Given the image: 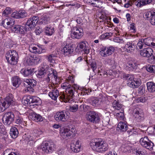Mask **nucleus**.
<instances>
[{"label":"nucleus","instance_id":"obj_1","mask_svg":"<svg viewBox=\"0 0 155 155\" xmlns=\"http://www.w3.org/2000/svg\"><path fill=\"white\" fill-rule=\"evenodd\" d=\"M61 87L66 90V93H62L60 96L65 103H72L74 102L73 97L78 93V90L79 89V86L76 84L72 85L67 82H64L61 85Z\"/></svg>","mask_w":155,"mask_h":155},{"label":"nucleus","instance_id":"obj_2","mask_svg":"<svg viewBox=\"0 0 155 155\" xmlns=\"http://www.w3.org/2000/svg\"><path fill=\"white\" fill-rule=\"evenodd\" d=\"M90 145L94 151L99 152H103L108 149V144L101 139H95L90 143Z\"/></svg>","mask_w":155,"mask_h":155},{"label":"nucleus","instance_id":"obj_3","mask_svg":"<svg viewBox=\"0 0 155 155\" xmlns=\"http://www.w3.org/2000/svg\"><path fill=\"white\" fill-rule=\"evenodd\" d=\"M76 133V130L74 129H70L66 127H62L60 130V136L66 140L74 137Z\"/></svg>","mask_w":155,"mask_h":155},{"label":"nucleus","instance_id":"obj_4","mask_svg":"<svg viewBox=\"0 0 155 155\" xmlns=\"http://www.w3.org/2000/svg\"><path fill=\"white\" fill-rule=\"evenodd\" d=\"M6 59L8 63L12 65H15L18 62V55L14 50L8 51L5 55Z\"/></svg>","mask_w":155,"mask_h":155},{"label":"nucleus","instance_id":"obj_5","mask_svg":"<svg viewBox=\"0 0 155 155\" xmlns=\"http://www.w3.org/2000/svg\"><path fill=\"white\" fill-rule=\"evenodd\" d=\"M48 87L50 89L48 95L52 100H56L58 97L59 96L60 98L64 102L63 99L60 97L61 95L62 94V93H61L59 94V91L54 84H50Z\"/></svg>","mask_w":155,"mask_h":155},{"label":"nucleus","instance_id":"obj_6","mask_svg":"<svg viewBox=\"0 0 155 155\" xmlns=\"http://www.w3.org/2000/svg\"><path fill=\"white\" fill-rule=\"evenodd\" d=\"M141 145L144 148L150 150H153L154 144L149 140L147 137H142L140 141Z\"/></svg>","mask_w":155,"mask_h":155},{"label":"nucleus","instance_id":"obj_7","mask_svg":"<svg viewBox=\"0 0 155 155\" xmlns=\"http://www.w3.org/2000/svg\"><path fill=\"white\" fill-rule=\"evenodd\" d=\"M54 143L51 141L45 142L41 146L42 150L47 153H51L54 150Z\"/></svg>","mask_w":155,"mask_h":155},{"label":"nucleus","instance_id":"obj_8","mask_svg":"<svg viewBox=\"0 0 155 155\" xmlns=\"http://www.w3.org/2000/svg\"><path fill=\"white\" fill-rule=\"evenodd\" d=\"M14 115L12 112L5 113L3 116L2 121L4 124L8 125L12 123L14 120Z\"/></svg>","mask_w":155,"mask_h":155},{"label":"nucleus","instance_id":"obj_9","mask_svg":"<svg viewBox=\"0 0 155 155\" xmlns=\"http://www.w3.org/2000/svg\"><path fill=\"white\" fill-rule=\"evenodd\" d=\"M38 18L37 16L31 17L27 21L25 25L26 30H29L33 28L37 23Z\"/></svg>","mask_w":155,"mask_h":155},{"label":"nucleus","instance_id":"obj_10","mask_svg":"<svg viewBox=\"0 0 155 155\" xmlns=\"http://www.w3.org/2000/svg\"><path fill=\"white\" fill-rule=\"evenodd\" d=\"M87 120L93 123H97L99 121V117L96 113L93 111L88 112L86 115Z\"/></svg>","mask_w":155,"mask_h":155},{"label":"nucleus","instance_id":"obj_11","mask_svg":"<svg viewBox=\"0 0 155 155\" xmlns=\"http://www.w3.org/2000/svg\"><path fill=\"white\" fill-rule=\"evenodd\" d=\"M115 50V48L112 46L107 48L103 47L101 49L100 53L101 56L106 57L112 54Z\"/></svg>","mask_w":155,"mask_h":155},{"label":"nucleus","instance_id":"obj_12","mask_svg":"<svg viewBox=\"0 0 155 155\" xmlns=\"http://www.w3.org/2000/svg\"><path fill=\"white\" fill-rule=\"evenodd\" d=\"M68 113L65 110L58 112L54 116V118L57 121H65L66 120Z\"/></svg>","mask_w":155,"mask_h":155},{"label":"nucleus","instance_id":"obj_13","mask_svg":"<svg viewBox=\"0 0 155 155\" xmlns=\"http://www.w3.org/2000/svg\"><path fill=\"white\" fill-rule=\"evenodd\" d=\"M84 31L83 29L80 27H75L74 28L73 32L71 33V36L74 38L80 39L83 36Z\"/></svg>","mask_w":155,"mask_h":155},{"label":"nucleus","instance_id":"obj_14","mask_svg":"<svg viewBox=\"0 0 155 155\" xmlns=\"http://www.w3.org/2000/svg\"><path fill=\"white\" fill-rule=\"evenodd\" d=\"M81 51L84 52L86 54H88L90 52V48L88 43L86 41H81L79 42L77 46Z\"/></svg>","mask_w":155,"mask_h":155},{"label":"nucleus","instance_id":"obj_15","mask_svg":"<svg viewBox=\"0 0 155 155\" xmlns=\"http://www.w3.org/2000/svg\"><path fill=\"white\" fill-rule=\"evenodd\" d=\"M144 18L147 20H149L151 23H154L155 21V11H151L145 12Z\"/></svg>","mask_w":155,"mask_h":155},{"label":"nucleus","instance_id":"obj_16","mask_svg":"<svg viewBox=\"0 0 155 155\" xmlns=\"http://www.w3.org/2000/svg\"><path fill=\"white\" fill-rule=\"evenodd\" d=\"M153 50L150 48H144L140 51V55L145 57L149 58L152 55Z\"/></svg>","mask_w":155,"mask_h":155},{"label":"nucleus","instance_id":"obj_17","mask_svg":"<svg viewBox=\"0 0 155 155\" xmlns=\"http://www.w3.org/2000/svg\"><path fill=\"white\" fill-rule=\"evenodd\" d=\"M136 44L132 42H127L124 47V51L128 53L133 52L136 48Z\"/></svg>","mask_w":155,"mask_h":155},{"label":"nucleus","instance_id":"obj_18","mask_svg":"<svg viewBox=\"0 0 155 155\" xmlns=\"http://www.w3.org/2000/svg\"><path fill=\"white\" fill-rule=\"evenodd\" d=\"M45 79L47 82L54 83L57 81V76L56 74L52 72V73L48 74Z\"/></svg>","mask_w":155,"mask_h":155},{"label":"nucleus","instance_id":"obj_19","mask_svg":"<svg viewBox=\"0 0 155 155\" xmlns=\"http://www.w3.org/2000/svg\"><path fill=\"white\" fill-rule=\"evenodd\" d=\"M25 86L27 88L33 87L36 84V81L34 79H25L24 81Z\"/></svg>","mask_w":155,"mask_h":155},{"label":"nucleus","instance_id":"obj_20","mask_svg":"<svg viewBox=\"0 0 155 155\" xmlns=\"http://www.w3.org/2000/svg\"><path fill=\"white\" fill-rule=\"evenodd\" d=\"M81 145L79 141L78 140L75 143H72L71 146V150L74 152H78L80 151Z\"/></svg>","mask_w":155,"mask_h":155},{"label":"nucleus","instance_id":"obj_21","mask_svg":"<svg viewBox=\"0 0 155 155\" xmlns=\"http://www.w3.org/2000/svg\"><path fill=\"white\" fill-rule=\"evenodd\" d=\"M29 117L31 120L37 122H41L43 120V118L41 115L35 113L30 114Z\"/></svg>","mask_w":155,"mask_h":155},{"label":"nucleus","instance_id":"obj_22","mask_svg":"<svg viewBox=\"0 0 155 155\" xmlns=\"http://www.w3.org/2000/svg\"><path fill=\"white\" fill-rule=\"evenodd\" d=\"M61 51L64 55H68L73 52V47L70 45H66L62 49Z\"/></svg>","mask_w":155,"mask_h":155},{"label":"nucleus","instance_id":"obj_23","mask_svg":"<svg viewBox=\"0 0 155 155\" xmlns=\"http://www.w3.org/2000/svg\"><path fill=\"white\" fill-rule=\"evenodd\" d=\"M12 31L15 33L23 34L24 33V27L20 25H15L11 28Z\"/></svg>","mask_w":155,"mask_h":155},{"label":"nucleus","instance_id":"obj_24","mask_svg":"<svg viewBox=\"0 0 155 155\" xmlns=\"http://www.w3.org/2000/svg\"><path fill=\"white\" fill-rule=\"evenodd\" d=\"M104 97H102L100 95L97 98H93L92 100V104L93 106H95L99 104V102H103L105 100Z\"/></svg>","mask_w":155,"mask_h":155},{"label":"nucleus","instance_id":"obj_25","mask_svg":"<svg viewBox=\"0 0 155 155\" xmlns=\"http://www.w3.org/2000/svg\"><path fill=\"white\" fill-rule=\"evenodd\" d=\"M2 102H5L6 104V107H8L10 105L12 104L13 102V97L12 94H9L5 98L4 101Z\"/></svg>","mask_w":155,"mask_h":155},{"label":"nucleus","instance_id":"obj_26","mask_svg":"<svg viewBox=\"0 0 155 155\" xmlns=\"http://www.w3.org/2000/svg\"><path fill=\"white\" fill-rule=\"evenodd\" d=\"M130 83L128 86L134 88L138 87L141 84L140 80L135 78Z\"/></svg>","mask_w":155,"mask_h":155},{"label":"nucleus","instance_id":"obj_27","mask_svg":"<svg viewBox=\"0 0 155 155\" xmlns=\"http://www.w3.org/2000/svg\"><path fill=\"white\" fill-rule=\"evenodd\" d=\"M44 29L45 34L48 36L52 35L54 32V28L51 26H46L44 28Z\"/></svg>","mask_w":155,"mask_h":155},{"label":"nucleus","instance_id":"obj_28","mask_svg":"<svg viewBox=\"0 0 155 155\" xmlns=\"http://www.w3.org/2000/svg\"><path fill=\"white\" fill-rule=\"evenodd\" d=\"M14 22V21L12 20L11 18H9L3 20L2 21L1 24L5 27H8V26L13 25Z\"/></svg>","mask_w":155,"mask_h":155},{"label":"nucleus","instance_id":"obj_29","mask_svg":"<svg viewBox=\"0 0 155 155\" xmlns=\"http://www.w3.org/2000/svg\"><path fill=\"white\" fill-rule=\"evenodd\" d=\"M19 133L17 128L15 127H12L10 129V134L11 137L13 138H16Z\"/></svg>","mask_w":155,"mask_h":155},{"label":"nucleus","instance_id":"obj_30","mask_svg":"<svg viewBox=\"0 0 155 155\" xmlns=\"http://www.w3.org/2000/svg\"><path fill=\"white\" fill-rule=\"evenodd\" d=\"M12 82L13 85L15 87H18L21 83L20 79L18 76H15L12 78Z\"/></svg>","mask_w":155,"mask_h":155},{"label":"nucleus","instance_id":"obj_31","mask_svg":"<svg viewBox=\"0 0 155 155\" xmlns=\"http://www.w3.org/2000/svg\"><path fill=\"white\" fill-rule=\"evenodd\" d=\"M147 89L150 92H155V83L153 82H149L147 83Z\"/></svg>","mask_w":155,"mask_h":155},{"label":"nucleus","instance_id":"obj_32","mask_svg":"<svg viewBox=\"0 0 155 155\" xmlns=\"http://www.w3.org/2000/svg\"><path fill=\"white\" fill-rule=\"evenodd\" d=\"M50 23V18L48 15H43L41 18V21L40 22L41 24L44 25L48 24Z\"/></svg>","mask_w":155,"mask_h":155},{"label":"nucleus","instance_id":"obj_33","mask_svg":"<svg viewBox=\"0 0 155 155\" xmlns=\"http://www.w3.org/2000/svg\"><path fill=\"white\" fill-rule=\"evenodd\" d=\"M128 127L127 124L123 122H120L118 124L117 128L122 131H125Z\"/></svg>","mask_w":155,"mask_h":155},{"label":"nucleus","instance_id":"obj_34","mask_svg":"<svg viewBox=\"0 0 155 155\" xmlns=\"http://www.w3.org/2000/svg\"><path fill=\"white\" fill-rule=\"evenodd\" d=\"M33 72V70L31 69H22L20 71L21 73L25 76H27L31 75Z\"/></svg>","mask_w":155,"mask_h":155},{"label":"nucleus","instance_id":"obj_35","mask_svg":"<svg viewBox=\"0 0 155 155\" xmlns=\"http://www.w3.org/2000/svg\"><path fill=\"white\" fill-rule=\"evenodd\" d=\"M25 61L28 65H33L34 64V57L28 56L26 58Z\"/></svg>","mask_w":155,"mask_h":155},{"label":"nucleus","instance_id":"obj_36","mask_svg":"<svg viewBox=\"0 0 155 155\" xmlns=\"http://www.w3.org/2000/svg\"><path fill=\"white\" fill-rule=\"evenodd\" d=\"M66 109L69 110L72 112H75L77 111L78 109V106L77 104H74L72 106H67L66 107Z\"/></svg>","mask_w":155,"mask_h":155},{"label":"nucleus","instance_id":"obj_37","mask_svg":"<svg viewBox=\"0 0 155 155\" xmlns=\"http://www.w3.org/2000/svg\"><path fill=\"white\" fill-rule=\"evenodd\" d=\"M124 78L127 81V84L128 86L129 85L130 82L132 81L135 78L133 75H125L124 76Z\"/></svg>","mask_w":155,"mask_h":155},{"label":"nucleus","instance_id":"obj_38","mask_svg":"<svg viewBox=\"0 0 155 155\" xmlns=\"http://www.w3.org/2000/svg\"><path fill=\"white\" fill-rule=\"evenodd\" d=\"M46 58L51 63H54L56 60V56L53 54H50L46 56Z\"/></svg>","mask_w":155,"mask_h":155},{"label":"nucleus","instance_id":"obj_39","mask_svg":"<svg viewBox=\"0 0 155 155\" xmlns=\"http://www.w3.org/2000/svg\"><path fill=\"white\" fill-rule=\"evenodd\" d=\"M144 45L148 46H151L153 43V39L149 37L144 39H142Z\"/></svg>","mask_w":155,"mask_h":155},{"label":"nucleus","instance_id":"obj_40","mask_svg":"<svg viewBox=\"0 0 155 155\" xmlns=\"http://www.w3.org/2000/svg\"><path fill=\"white\" fill-rule=\"evenodd\" d=\"M135 151L136 155H147V154L146 151L142 148L136 149Z\"/></svg>","mask_w":155,"mask_h":155},{"label":"nucleus","instance_id":"obj_41","mask_svg":"<svg viewBox=\"0 0 155 155\" xmlns=\"http://www.w3.org/2000/svg\"><path fill=\"white\" fill-rule=\"evenodd\" d=\"M45 74L46 71L45 69L42 68L39 70L37 74V76L38 78H40L43 77Z\"/></svg>","mask_w":155,"mask_h":155},{"label":"nucleus","instance_id":"obj_42","mask_svg":"<svg viewBox=\"0 0 155 155\" xmlns=\"http://www.w3.org/2000/svg\"><path fill=\"white\" fill-rule=\"evenodd\" d=\"M35 54H41L42 53L45 52V50L42 48L37 46L36 47Z\"/></svg>","mask_w":155,"mask_h":155},{"label":"nucleus","instance_id":"obj_43","mask_svg":"<svg viewBox=\"0 0 155 155\" xmlns=\"http://www.w3.org/2000/svg\"><path fill=\"white\" fill-rule=\"evenodd\" d=\"M142 39L139 40V41L136 47V48L137 50L142 48L143 46L145 45L144 43H143V41H142Z\"/></svg>","mask_w":155,"mask_h":155},{"label":"nucleus","instance_id":"obj_44","mask_svg":"<svg viewBox=\"0 0 155 155\" xmlns=\"http://www.w3.org/2000/svg\"><path fill=\"white\" fill-rule=\"evenodd\" d=\"M6 104L5 102L0 101V113L3 111L7 108L5 107Z\"/></svg>","mask_w":155,"mask_h":155},{"label":"nucleus","instance_id":"obj_45","mask_svg":"<svg viewBox=\"0 0 155 155\" xmlns=\"http://www.w3.org/2000/svg\"><path fill=\"white\" fill-rule=\"evenodd\" d=\"M19 15V18H24L26 17L27 15V13L24 10H21L18 12Z\"/></svg>","mask_w":155,"mask_h":155},{"label":"nucleus","instance_id":"obj_46","mask_svg":"<svg viewBox=\"0 0 155 155\" xmlns=\"http://www.w3.org/2000/svg\"><path fill=\"white\" fill-rule=\"evenodd\" d=\"M127 67L130 68V69L132 70L133 69L136 68V65L134 63L129 62L127 64Z\"/></svg>","mask_w":155,"mask_h":155},{"label":"nucleus","instance_id":"obj_47","mask_svg":"<svg viewBox=\"0 0 155 155\" xmlns=\"http://www.w3.org/2000/svg\"><path fill=\"white\" fill-rule=\"evenodd\" d=\"M113 106L114 107H115L116 109L119 110L120 108L121 105L119 104V102L117 101L116 100L114 101L113 103Z\"/></svg>","mask_w":155,"mask_h":155},{"label":"nucleus","instance_id":"obj_48","mask_svg":"<svg viewBox=\"0 0 155 155\" xmlns=\"http://www.w3.org/2000/svg\"><path fill=\"white\" fill-rule=\"evenodd\" d=\"M133 113L134 114L137 113L139 114H142L143 111L140 108L136 107L134 110Z\"/></svg>","mask_w":155,"mask_h":155},{"label":"nucleus","instance_id":"obj_49","mask_svg":"<svg viewBox=\"0 0 155 155\" xmlns=\"http://www.w3.org/2000/svg\"><path fill=\"white\" fill-rule=\"evenodd\" d=\"M11 12V9L9 7H7L3 12V14L5 16L10 14Z\"/></svg>","mask_w":155,"mask_h":155},{"label":"nucleus","instance_id":"obj_50","mask_svg":"<svg viewBox=\"0 0 155 155\" xmlns=\"http://www.w3.org/2000/svg\"><path fill=\"white\" fill-rule=\"evenodd\" d=\"M34 64H37L41 62V57L40 56H38L35 57H34Z\"/></svg>","mask_w":155,"mask_h":155},{"label":"nucleus","instance_id":"obj_51","mask_svg":"<svg viewBox=\"0 0 155 155\" xmlns=\"http://www.w3.org/2000/svg\"><path fill=\"white\" fill-rule=\"evenodd\" d=\"M42 133V131L40 129L35 130L33 131V134H35V137L39 136Z\"/></svg>","mask_w":155,"mask_h":155},{"label":"nucleus","instance_id":"obj_52","mask_svg":"<svg viewBox=\"0 0 155 155\" xmlns=\"http://www.w3.org/2000/svg\"><path fill=\"white\" fill-rule=\"evenodd\" d=\"M142 114H134L133 113L134 117L138 121H139L141 119Z\"/></svg>","mask_w":155,"mask_h":155},{"label":"nucleus","instance_id":"obj_53","mask_svg":"<svg viewBox=\"0 0 155 155\" xmlns=\"http://www.w3.org/2000/svg\"><path fill=\"white\" fill-rule=\"evenodd\" d=\"M114 41L116 42L122 43H126V42L124 41V40L123 39H120L118 37H116L114 38Z\"/></svg>","mask_w":155,"mask_h":155},{"label":"nucleus","instance_id":"obj_54","mask_svg":"<svg viewBox=\"0 0 155 155\" xmlns=\"http://www.w3.org/2000/svg\"><path fill=\"white\" fill-rule=\"evenodd\" d=\"M66 80L68 83L70 84L74 83V80L73 77L71 76H69L66 79Z\"/></svg>","mask_w":155,"mask_h":155},{"label":"nucleus","instance_id":"obj_55","mask_svg":"<svg viewBox=\"0 0 155 155\" xmlns=\"http://www.w3.org/2000/svg\"><path fill=\"white\" fill-rule=\"evenodd\" d=\"M22 103L25 106H27V105L29 104L28 96L27 97H24L23 100L22 101Z\"/></svg>","mask_w":155,"mask_h":155},{"label":"nucleus","instance_id":"obj_56","mask_svg":"<svg viewBox=\"0 0 155 155\" xmlns=\"http://www.w3.org/2000/svg\"><path fill=\"white\" fill-rule=\"evenodd\" d=\"M36 47L34 45H31L29 47V50L30 52L31 53L35 54V49Z\"/></svg>","mask_w":155,"mask_h":155},{"label":"nucleus","instance_id":"obj_57","mask_svg":"<svg viewBox=\"0 0 155 155\" xmlns=\"http://www.w3.org/2000/svg\"><path fill=\"white\" fill-rule=\"evenodd\" d=\"M11 16L12 17L15 18H19V16L18 12L17 11L11 14Z\"/></svg>","mask_w":155,"mask_h":155},{"label":"nucleus","instance_id":"obj_58","mask_svg":"<svg viewBox=\"0 0 155 155\" xmlns=\"http://www.w3.org/2000/svg\"><path fill=\"white\" fill-rule=\"evenodd\" d=\"M32 103L39 102L40 101V99L39 97L36 96H32Z\"/></svg>","mask_w":155,"mask_h":155},{"label":"nucleus","instance_id":"obj_59","mask_svg":"<svg viewBox=\"0 0 155 155\" xmlns=\"http://www.w3.org/2000/svg\"><path fill=\"white\" fill-rule=\"evenodd\" d=\"M116 115L121 120H122L124 119V114L123 112H117L116 113Z\"/></svg>","mask_w":155,"mask_h":155},{"label":"nucleus","instance_id":"obj_60","mask_svg":"<svg viewBox=\"0 0 155 155\" xmlns=\"http://www.w3.org/2000/svg\"><path fill=\"white\" fill-rule=\"evenodd\" d=\"M113 35V33H106L102 35V37L103 38H108L110 37Z\"/></svg>","mask_w":155,"mask_h":155},{"label":"nucleus","instance_id":"obj_61","mask_svg":"<svg viewBox=\"0 0 155 155\" xmlns=\"http://www.w3.org/2000/svg\"><path fill=\"white\" fill-rule=\"evenodd\" d=\"M23 122L22 118L20 117H18L16 119L15 123L18 124H20Z\"/></svg>","mask_w":155,"mask_h":155},{"label":"nucleus","instance_id":"obj_62","mask_svg":"<svg viewBox=\"0 0 155 155\" xmlns=\"http://www.w3.org/2000/svg\"><path fill=\"white\" fill-rule=\"evenodd\" d=\"M42 29L39 27H37L35 31L36 34L37 35H39L42 32Z\"/></svg>","mask_w":155,"mask_h":155},{"label":"nucleus","instance_id":"obj_63","mask_svg":"<svg viewBox=\"0 0 155 155\" xmlns=\"http://www.w3.org/2000/svg\"><path fill=\"white\" fill-rule=\"evenodd\" d=\"M143 87L142 86H140L138 88V93L140 95H143L144 93Z\"/></svg>","mask_w":155,"mask_h":155},{"label":"nucleus","instance_id":"obj_64","mask_svg":"<svg viewBox=\"0 0 155 155\" xmlns=\"http://www.w3.org/2000/svg\"><path fill=\"white\" fill-rule=\"evenodd\" d=\"M135 5L138 7H140L143 5L144 4H143V2H142L141 0H138L135 2Z\"/></svg>","mask_w":155,"mask_h":155}]
</instances>
